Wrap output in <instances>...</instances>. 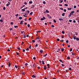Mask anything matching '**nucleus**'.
<instances>
[{
    "label": "nucleus",
    "instance_id": "20",
    "mask_svg": "<svg viewBox=\"0 0 79 79\" xmlns=\"http://www.w3.org/2000/svg\"><path fill=\"white\" fill-rule=\"evenodd\" d=\"M59 61H60V62H62V63H63V62H62V60H59Z\"/></svg>",
    "mask_w": 79,
    "mask_h": 79
},
{
    "label": "nucleus",
    "instance_id": "26",
    "mask_svg": "<svg viewBox=\"0 0 79 79\" xmlns=\"http://www.w3.org/2000/svg\"><path fill=\"white\" fill-rule=\"evenodd\" d=\"M8 66L9 67L10 66H11V64H10V63H9Z\"/></svg>",
    "mask_w": 79,
    "mask_h": 79
},
{
    "label": "nucleus",
    "instance_id": "62",
    "mask_svg": "<svg viewBox=\"0 0 79 79\" xmlns=\"http://www.w3.org/2000/svg\"><path fill=\"white\" fill-rule=\"evenodd\" d=\"M41 21H43V20H44V19L42 18L41 19Z\"/></svg>",
    "mask_w": 79,
    "mask_h": 79
},
{
    "label": "nucleus",
    "instance_id": "60",
    "mask_svg": "<svg viewBox=\"0 0 79 79\" xmlns=\"http://www.w3.org/2000/svg\"><path fill=\"white\" fill-rule=\"evenodd\" d=\"M59 6H62V4H59Z\"/></svg>",
    "mask_w": 79,
    "mask_h": 79
},
{
    "label": "nucleus",
    "instance_id": "61",
    "mask_svg": "<svg viewBox=\"0 0 79 79\" xmlns=\"http://www.w3.org/2000/svg\"><path fill=\"white\" fill-rule=\"evenodd\" d=\"M73 23H76V20H73Z\"/></svg>",
    "mask_w": 79,
    "mask_h": 79
},
{
    "label": "nucleus",
    "instance_id": "9",
    "mask_svg": "<svg viewBox=\"0 0 79 79\" xmlns=\"http://www.w3.org/2000/svg\"><path fill=\"white\" fill-rule=\"evenodd\" d=\"M59 20H60V21H63V19H59Z\"/></svg>",
    "mask_w": 79,
    "mask_h": 79
},
{
    "label": "nucleus",
    "instance_id": "21",
    "mask_svg": "<svg viewBox=\"0 0 79 79\" xmlns=\"http://www.w3.org/2000/svg\"><path fill=\"white\" fill-rule=\"evenodd\" d=\"M47 53H46V54L44 55V56L45 57V56H47Z\"/></svg>",
    "mask_w": 79,
    "mask_h": 79
},
{
    "label": "nucleus",
    "instance_id": "34",
    "mask_svg": "<svg viewBox=\"0 0 79 79\" xmlns=\"http://www.w3.org/2000/svg\"><path fill=\"white\" fill-rule=\"evenodd\" d=\"M74 8H76V6H74L73 7Z\"/></svg>",
    "mask_w": 79,
    "mask_h": 79
},
{
    "label": "nucleus",
    "instance_id": "18",
    "mask_svg": "<svg viewBox=\"0 0 79 79\" xmlns=\"http://www.w3.org/2000/svg\"><path fill=\"white\" fill-rule=\"evenodd\" d=\"M64 5V6H68V5L66 4H65Z\"/></svg>",
    "mask_w": 79,
    "mask_h": 79
},
{
    "label": "nucleus",
    "instance_id": "56",
    "mask_svg": "<svg viewBox=\"0 0 79 79\" xmlns=\"http://www.w3.org/2000/svg\"><path fill=\"white\" fill-rule=\"evenodd\" d=\"M24 4H25V5H27V2H25L24 3Z\"/></svg>",
    "mask_w": 79,
    "mask_h": 79
},
{
    "label": "nucleus",
    "instance_id": "11",
    "mask_svg": "<svg viewBox=\"0 0 79 79\" xmlns=\"http://www.w3.org/2000/svg\"><path fill=\"white\" fill-rule=\"evenodd\" d=\"M74 13V11H72L70 13V14H72L73 13Z\"/></svg>",
    "mask_w": 79,
    "mask_h": 79
},
{
    "label": "nucleus",
    "instance_id": "17",
    "mask_svg": "<svg viewBox=\"0 0 79 79\" xmlns=\"http://www.w3.org/2000/svg\"><path fill=\"white\" fill-rule=\"evenodd\" d=\"M69 71H71L72 70V69L71 68H69Z\"/></svg>",
    "mask_w": 79,
    "mask_h": 79
},
{
    "label": "nucleus",
    "instance_id": "38",
    "mask_svg": "<svg viewBox=\"0 0 79 79\" xmlns=\"http://www.w3.org/2000/svg\"><path fill=\"white\" fill-rule=\"evenodd\" d=\"M42 19H43L44 20V19H45V17H43Z\"/></svg>",
    "mask_w": 79,
    "mask_h": 79
},
{
    "label": "nucleus",
    "instance_id": "8",
    "mask_svg": "<svg viewBox=\"0 0 79 79\" xmlns=\"http://www.w3.org/2000/svg\"><path fill=\"white\" fill-rule=\"evenodd\" d=\"M10 5V3L7 4L6 5L7 6H9V5Z\"/></svg>",
    "mask_w": 79,
    "mask_h": 79
},
{
    "label": "nucleus",
    "instance_id": "4",
    "mask_svg": "<svg viewBox=\"0 0 79 79\" xmlns=\"http://www.w3.org/2000/svg\"><path fill=\"white\" fill-rule=\"evenodd\" d=\"M43 50H40V52L41 53H42L43 52Z\"/></svg>",
    "mask_w": 79,
    "mask_h": 79
},
{
    "label": "nucleus",
    "instance_id": "47",
    "mask_svg": "<svg viewBox=\"0 0 79 79\" xmlns=\"http://www.w3.org/2000/svg\"><path fill=\"white\" fill-rule=\"evenodd\" d=\"M31 19V18H29V19H28L29 21H30Z\"/></svg>",
    "mask_w": 79,
    "mask_h": 79
},
{
    "label": "nucleus",
    "instance_id": "29",
    "mask_svg": "<svg viewBox=\"0 0 79 79\" xmlns=\"http://www.w3.org/2000/svg\"><path fill=\"white\" fill-rule=\"evenodd\" d=\"M62 33L63 34H64V31H62Z\"/></svg>",
    "mask_w": 79,
    "mask_h": 79
},
{
    "label": "nucleus",
    "instance_id": "64",
    "mask_svg": "<svg viewBox=\"0 0 79 79\" xmlns=\"http://www.w3.org/2000/svg\"><path fill=\"white\" fill-rule=\"evenodd\" d=\"M17 49H18V50H20V48H18Z\"/></svg>",
    "mask_w": 79,
    "mask_h": 79
},
{
    "label": "nucleus",
    "instance_id": "57",
    "mask_svg": "<svg viewBox=\"0 0 79 79\" xmlns=\"http://www.w3.org/2000/svg\"><path fill=\"white\" fill-rule=\"evenodd\" d=\"M63 2V0H62L60 1V3H62V2Z\"/></svg>",
    "mask_w": 79,
    "mask_h": 79
},
{
    "label": "nucleus",
    "instance_id": "44",
    "mask_svg": "<svg viewBox=\"0 0 79 79\" xmlns=\"http://www.w3.org/2000/svg\"><path fill=\"white\" fill-rule=\"evenodd\" d=\"M69 22H70V23H71V22H72V20H69Z\"/></svg>",
    "mask_w": 79,
    "mask_h": 79
},
{
    "label": "nucleus",
    "instance_id": "3",
    "mask_svg": "<svg viewBox=\"0 0 79 79\" xmlns=\"http://www.w3.org/2000/svg\"><path fill=\"white\" fill-rule=\"evenodd\" d=\"M65 15V13H63L62 14V16H64Z\"/></svg>",
    "mask_w": 79,
    "mask_h": 79
},
{
    "label": "nucleus",
    "instance_id": "55",
    "mask_svg": "<svg viewBox=\"0 0 79 79\" xmlns=\"http://www.w3.org/2000/svg\"><path fill=\"white\" fill-rule=\"evenodd\" d=\"M52 27H55V26L53 25H52Z\"/></svg>",
    "mask_w": 79,
    "mask_h": 79
},
{
    "label": "nucleus",
    "instance_id": "54",
    "mask_svg": "<svg viewBox=\"0 0 79 79\" xmlns=\"http://www.w3.org/2000/svg\"><path fill=\"white\" fill-rule=\"evenodd\" d=\"M22 73L23 74V75H24V74H24V72H22Z\"/></svg>",
    "mask_w": 79,
    "mask_h": 79
},
{
    "label": "nucleus",
    "instance_id": "25",
    "mask_svg": "<svg viewBox=\"0 0 79 79\" xmlns=\"http://www.w3.org/2000/svg\"><path fill=\"white\" fill-rule=\"evenodd\" d=\"M61 51H62V52H63V51H64V48H62L61 49Z\"/></svg>",
    "mask_w": 79,
    "mask_h": 79
},
{
    "label": "nucleus",
    "instance_id": "12",
    "mask_svg": "<svg viewBox=\"0 0 79 79\" xmlns=\"http://www.w3.org/2000/svg\"><path fill=\"white\" fill-rule=\"evenodd\" d=\"M15 28H16V27H18V26H14Z\"/></svg>",
    "mask_w": 79,
    "mask_h": 79
},
{
    "label": "nucleus",
    "instance_id": "48",
    "mask_svg": "<svg viewBox=\"0 0 79 79\" xmlns=\"http://www.w3.org/2000/svg\"><path fill=\"white\" fill-rule=\"evenodd\" d=\"M33 60H35V59H36V58H35V57H34L33 58Z\"/></svg>",
    "mask_w": 79,
    "mask_h": 79
},
{
    "label": "nucleus",
    "instance_id": "15",
    "mask_svg": "<svg viewBox=\"0 0 79 79\" xmlns=\"http://www.w3.org/2000/svg\"><path fill=\"white\" fill-rule=\"evenodd\" d=\"M34 7V5H32V6L31 7V8H33Z\"/></svg>",
    "mask_w": 79,
    "mask_h": 79
},
{
    "label": "nucleus",
    "instance_id": "46",
    "mask_svg": "<svg viewBox=\"0 0 79 79\" xmlns=\"http://www.w3.org/2000/svg\"><path fill=\"white\" fill-rule=\"evenodd\" d=\"M69 42V41L68 40L66 41V43H68Z\"/></svg>",
    "mask_w": 79,
    "mask_h": 79
},
{
    "label": "nucleus",
    "instance_id": "39",
    "mask_svg": "<svg viewBox=\"0 0 79 79\" xmlns=\"http://www.w3.org/2000/svg\"><path fill=\"white\" fill-rule=\"evenodd\" d=\"M57 41H58V42H59V41H60V39H57Z\"/></svg>",
    "mask_w": 79,
    "mask_h": 79
},
{
    "label": "nucleus",
    "instance_id": "40",
    "mask_svg": "<svg viewBox=\"0 0 79 79\" xmlns=\"http://www.w3.org/2000/svg\"><path fill=\"white\" fill-rule=\"evenodd\" d=\"M60 10H63V8H60Z\"/></svg>",
    "mask_w": 79,
    "mask_h": 79
},
{
    "label": "nucleus",
    "instance_id": "30",
    "mask_svg": "<svg viewBox=\"0 0 79 79\" xmlns=\"http://www.w3.org/2000/svg\"><path fill=\"white\" fill-rule=\"evenodd\" d=\"M0 22H3V20H2V19L0 20Z\"/></svg>",
    "mask_w": 79,
    "mask_h": 79
},
{
    "label": "nucleus",
    "instance_id": "42",
    "mask_svg": "<svg viewBox=\"0 0 79 79\" xmlns=\"http://www.w3.org/2000/svg\"><path fill=\"white\" fill-rule=\"evenodd\" d=\"M28 64H27V63H26L25 64V66H27V65Z\"/></svg>",
    "mask_w": 79,
    "mask_h": 79
},
{
    "label": "nucleus",
    "instance_id": "5",
    "mask_svg": "<svg viewBox=\"0 0 79 79\" xmlns=\"http://www.w3.org/2000/svg\"><path fill=\"white\" fill-rule=\"evenodd\" d=\"M46 13H50L49 11H48V10H46Z\"/></svg>",
    "mask_w": 79,
    "mask_h": 79
},
{
    "label": "nucleus",
    "instance_id": "13",
    "mask_svg": "<svg viewBox=\"0 0 79 79\" xmlns=\"http://www.w3.org/2000/svg\"><path fill=\"white\" fill-rule=\"evenodd\" d=\"M53 21L54 23H56V21L55 19H53Z\"/></svg>",
    "mask_w": 79,
    "mask_h": 79
},
{
    "label": "nucleus",
    "instance_id": "7",
    "mask_svg": "<svg viewBox=\"0 0 79 79\" xmlns=\"http://www.w3.org/2000/svg\"><path fill=\"white\" fill-rule=\"evenodd\" d=\"M29 3H30V4H32V1H31L30 2H29Z\"/></svg>",
    "mask_w": 79,
    "mask_h": 79
},
{
    "label": "nucleus",
    "instance_id": "24",
    "mask_svg": "<svg viewBox=\"0 0 79 79\" xmlns=\"http://www.w3.org/2000/svg\"><path fill=\"white\" fill-rule=\"evenodd\" d=\"M21 10L22 11H25V9H22Z\"/></svg>",
    "mask_w": 79,
    "mask_h": 79
},
{
    "label": "nucleus",
    "instance_id": "31",
    "mask_svg": "<svg viewBox=\"0 0 79 79\" xmlns=\"http://www.w3.org/2000/svg\"><path fill=\"white\" fill-rule=\"evenodd\" d=\"M23 37H24L23 38H26V35H23Z\"/></svg>",
    "mask_w": 79,
    "mask_h": 79
},
{
    "label": "nucleus",
    "instance_id": "43",
    "mask_svg": "<svg viewBox=\"0 0 79 79\" xmlns=\"http://www.w3.org/2000/svg\"><path fill=\"white\" fill-rule=\"evenodd\" d=\"M27 27H30V25L28 24Z\"/></svg>",
    "mask_w": 79,
    "mask_h": 79
},
{
    "label": "nucleus",
    "instance_id": "10",
    "mask_svg": "<svg viewBox=\"0 0 79 79\" xmlns=\"http://www.w3.org/2000/svg\"><path fill=\"white\" fill-rule=\"evenodd\" d=\"M71 9H71V8H68V10H71Z\"/></svg>",
    "mask_w": 79,
    "mask_h": 79
},
{
    "label": "nucleus",
    "instance_id": "63",
    "mask_svg": "<svg viewBox=\"0 0 79 79\" xmlns=\"http://www.w3.org/2000/svg\"><path fill=\"white\" fill-rule=\"evenodd\" d=\"M47 15H48V17H49L50 16V15L48 14H47Z\"/></svg>",
    "mask_w": 79,
    "mask_h": 79
},
{
    "label": "nucleus",
    "instance_id": "32",
    "mask_svg": "<svg viewBox=\"0 0 79 79\" xmlns=\"http://www.w3.org/2000/svg\"><path fill=\"white\" fill-rule=\"evenodd\" d=\"M72 50H73V49L71 48L70 50V52H72Z\"/></svg>",
    "mask_w": 79,
    "mask_h": 79
},
{
    "label": "nucleus",
    "instance_id": "27",
    "mask_svg": "<svg viewBox=\"0 0 79 79\" xmlns=\"http://www.w3.org/2000/svg\"><path fill=\"white\" fill-rule=\"evenodd\" d=\"M3 9L4 10H6V7H4L3 8Z\"/></svg>",
    "mask_w": 79,
    "mask_h": 79
},
{
    "label": "nucleus",
    "instance_id": "37",
    "mask_svg": "<svg viewBox=\"0 0 79 79\" xmlns=\"http://www.w3.org/2000/svg\"><path fill=\"white\" fill-rule=\"evenodd\" d=\"M42 19H43L44 20V19H45V17H43Z\"/></svg>",
    "mask_w": 79,
    "mask_h": 79
},
{
    "label": "nucleus",
    "instance_id": "14",
    "mask_svg": "<svg viewBox=\"0 0 79 79\" xmlns=\"http://www.w3.org/2000/svg\"><path fill=\"white\" fill-rule=\"evenodd\" d=\"M19 19H23V18H22V17H19Z\"/></svg>",
    "mask_w": 79,
    "mask_h": 79
},
{
    "label": "nucleus",
    "instance_id": "35",
    "mask_svg": "<svg viewBox=\"0 0 79 79\" xmlns=\"http://www.w3.org/2000/svg\"><path fill=\"white\" fill-rule=\"evenodd\" d=\"M64 12H66V9H64Z\"/></svg>",
    "mask_w": 79,
    "mask_h": 79
},
{
    "label": "nucleus",
    "instance_id": "28",
    "mask_svg": "<svg viewBox=\"0 0 79 79\" xmlns=\"http://www.w3.org/2000/svg\"><path fill=\"white\" fill-rule=\"evenodd\" d=\"M20 24H23V21H21V22L20 23Z\"/></svg>",
    "mask_w": 79,
    "mask_h": 79
},
{
    "label": "nucleus",
    "instance_id": "33",
    "mask_svg": "<svg viewBox=\"0 0 79 79\" xmlns=\"http://www.w3.org/2000/svg\"><path fill=\"white\" fill-rule=\"evenodd\" d=\"M46 3V2H45V1H43V4H45Z\"/></svg>",
    "mask_w": 79,
    "mask_h": 79
},
{
    "label": "nucleus",
    "instance_id": "50",
    "mask_svg": "<svg viewBox=\"0 0 79 79\" xmlns=\"http://www.w3.org/2000/svg\"><path fill=\"white\" fill-rule=\"evenodd\" d=\"M19 15V14H17L16 15H15V16H18Z\"/></svg>",
    "mask_w": 79,
    "mask_h": 79
},
{
    "label": "nucleus",
    "instance_id": "49",
    "mask_svg": "<svg viewBox=\"0 0 79 79\" xmlns=\"http://www.w3.org/2000/svg\"><path fill=\"white\" fill-rule=\"evenodd\" d=\"M26 50H27V51H29V48H27V49H26Z\"/></svg>",
    "mask_w": 79,
    "mask_h": 79
},
{
    "label": "nucleus",
    "instance_id": "22",
    "mask_svg": "<svg viewBox=\"0 0 79 79\" xmlns=\"http://www.w3.org/2000/svg\"><path fill=\"white\" fill-rule=\"evenodd\" d=\"M76 40H77V41H78V40H79V38H77V39H76Z\"/></svg>",
    "mask_w": 79,
    "mask_h": 79
},
{
    "label": "nucleus",
    "instance_id": "23",
    "mask_svg": "<svg viewBox=\"0 0 79 79\" xmlns=\"http://www.w3.org/2000/svg\"><path fill=\"white\" fill-rule=\"evenodd\" d=\"M38 46V44H36L35 46V47H37Z\"/></svg>",
    "mask_w": 79,
    "mask_h": 79
},
{
    "label": "nucleus",
    "instance_id": "16",
    "mask_svg": "<svg viewBox=\"0 0 79 79\" xmlns=\"http://www.w3.org/2000/svg\"><path fill=\"white\" fill-rule=\"evenodd\" d=\"M32 77H36V76H35L34 75H33L32 76Z\"/></svg>",
    "mask_w": 79,
    "mask_h": 79
},
{
    "label": "nucleus",
    "instance_id": "59",
    "mask_svg": "<svg viewBox=\"0 0 79 79\" xmlns=\"http://www.w3.org/2000/svg\"><path fill=\"white\" fill-rule=\"evenodd\" d=\"M11 24H13V22H12L10 23Z\"/></svg>",
    "mask_w": 79,
    "mask_h": 79
},
{
    "label": "nucleus",
    "instance_id": "45",
    "mask_svg": "<svg viewBox=\"0 0 79 79\" xmlns=\"http://www.w3.org/2000/svg\"><path fill=\"white\" fill-rule=\"evenodd\" d=\"M15 68H16V69H17V68H18V66H16V65H15Z\"/></svg>",
    "mask_w": 79,
    "mask_h": 79
},
{
    "label": "nucleus",
    "instance_id": "19",
    "mask_svg": "<svg viewBox=\"0 0 79 79\" xmlns=\"http://www.w3.org/2000/svg\"><path fill=\"white\" fill-rule=\"evenodd\" d=\"M33 13V12H31L30 13V14H29L30 15H32V14Z\"/></svg>",
    "mask_w": 79,
    "mask_h": 79
},
{
    "label": "nucleus",
    "instance_id": "52",
    "mask_svg": "<svg viewBox=\"0 0 79 79\" xmlns=\"http://www.w3.org/2000/svg\"><path fill=\"white\" fill-rule=\"evenodd\" d=\"M29 48H30V49H31V45L30 46Z\"/></svg>",
    "mask_w": 79,
    "mask_h": 79
},
{
    "label": "nucleus",
    "instance_id": "36",
    "mask_svg": "<svg viewBox=\"0 0 79 79\" xmlns=\"http://www.w3.org/2000/svg\"><path fill=\"white\" fill-rule=\"evenodd\" d=\"M62 66L63 67L64 66V64H62Z\"/></svg>",
    "mask_w": 79,
    "mask_h": 79
},
{
    "label": "nucleus",
    "instance_id": "6",
    "mask_svg": "<svg viewBox=\"0 0 79 79\" xmlns=\"http://www.w3.org/2000/svg\"><path fill=\"white\" fill-rule=\"evenodd\" d=\"M44 62H45V61H44L43 60L42 61V64H45V63H44Z\"/></svg>",
    "mask_w": 79,
    "mask_h": 79
},
{
    "label": "nucleus",
    "instance_id": "51",
    "mask_svg": "<svg viewBox=\"0 0 79 79\" xmlns=\"http://www.w3.org/2000/svg\"><path fill=\"white\" fill-rule=\"evenodd\" d=\"M10 31H12L13 30V28H11L10 29Z\"/></svg>",
    "mask_w": 79,
    "mask_h": 79
},
{
    "label": "nucleus",
    "instance_id": "58",
    "mask_svg": "<svg viewBox=\"0 0 79 79\" xmlns=\"http://www.w3.org/2000/svg\"><path fill=\"white\" fill-rule=\"evenodd\" d=\"M67 59H70V57H68L67 58Z\"/></svg>",
    "mask_w": 79,
    "mask_h": 79
},
{
    "label": "nucleus",
    "instance_id": "1",
    "mask_svg": "<svg viewBox=\"0 0 79 79\" xmlns=\"http://www.w3.org/2000/svg\"><path fill=\"white\" fill-rule=\"evenodd\" d=\"M73 39L74 40H76L77 39V37L76 36H74L73 37Z\"/></svg>",
    "mask_w": 79,
    "mask_h": 79
},
{
    "label": "nucleus",
    "instance_id": "53",
    "mask_svg": "<svg viewBox=\"0 0 79 79\" xmlns=\"http://www.w3.org/2000/svg\"><path fill=\"white\" fill-rule=\"evenodd\" d=\"M27 11L28 12V13H29V10H27Z\"/></svg>",
    "mask_w": 79,
    "mask_h": 79
},
{
    "label": "nucleus",
    "instance_id": "41",
    "mask_svg": "<svg viewBox=\"0 0 79 79\" xmlns=\"http://www.w3.org/2000/svg\"><path fill=\"white\" fill-rule=\"evenodd\" d=\"M32 42H35V40H32Z\"/></svg>",
    "mask_w": 79,
    "mask_h": 79
},
{
    "label": "nucleus",
    "instance_id": "2",
    "mask_svg": "<svg viewBox=\"0 0 79 79\" xmlns=\"http://www.w3.org/2000/svg\"><path fill=\"white\" fill-rule=\"evenodd\" d=\"M44 69L45 70H46V69H47V66H44Z\"/></svg>",
    "mask_w": 79,
    "mask_h": 79
}]
</instances>
